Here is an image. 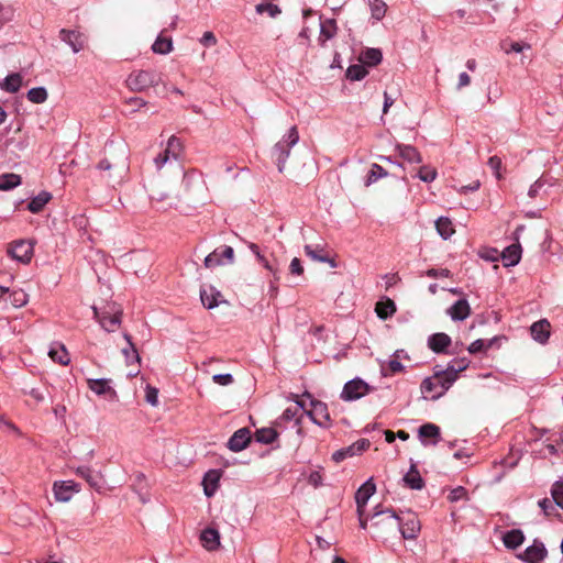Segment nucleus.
I'll return each mask as SVG.
<instances>
[{
	"label": "nucleus",
	"instance_id": "f257e3e1",
	"mask_svg": "<svg viewBox=\"0 0 563 563\" xmlns=\"http://www.w3.org/2000/svg\"><path fill=\"white\" fill-rule=\"evenodd\" d=\"M369 520L372 522L371 527L374 531V536L377 538L396 532L400 526V518L395 514V511L391 509H380L379 506L375 508Z\"/></svg>",
	"mask_w": 563,
	"mask_h": 563
},
{
	"label": "nucleus",
	"instance_id": "f03ea898",
	"mask_svg": "<svg viewBox=\"0 0 563 563\" xmlns=\"http://www.w3.org/2000/svg\"><path fill=\"white\" fill-rule=\"evenodd\" d=\"M93 316L108 332H113L121 323L122 309L115 302L107 303L101 310L92 307Z\"/></svg>",
	"mask_w": 563,
	"mask_h": 563
},
{
	"label": "nucleus",
	"instance_id": "7ed1b4c3",
	"mask_svg": "<svg viewBox=\"0 0 563 563\" xmlns=\"http://www.w3.org/2000/svg\"><path fill=\"white\" fill-rule=\"evenodd\" d=\"M158 82V76L152 70H136L129 75L126 85L131 90L142 91Z\"/></svg>",
	"mask_w": 563,
	"mask_h": 563
},
{
	"label": "nucleus",
	"instance_id": "20e7f679",
	"mask_svg": "<svg viewBox=\"0 0 563 563\" xmlns=\"http://www.w3.org/2000/svg\"><path fill=\"white\" fill-rule=\"evenodd\" d=\"M466 367L467 363L465 361H461L457 366L449 365L445 369L435 372L434 380L441 387L439 396L451 387V385L456 380L457 374Z\"/></svg>",
	"mask_w": 563,
	"mask_h": 563
},
{
	"label": "nucleus",
	"instance_id": "39448f33",
	"mask_svg": "<svg viewBox=\"0 0 563 563\" xmlns=\"http://www.w3.org/2000/svg\"><path fill=\"white\" fill-rule=\"evenodd\" d=\"M183 153V145L179 139L170 136L163 153L154 158L155 166L161 169L167 162L177 161Z\"/></svg>",
	"mask_w": 563,
	"mask_h": 563
},
{
	"label": "nucleus",
	"instance_id": "423d86ee",
	"mask_svg": "<svg viewBox=\"0 0 563 563\" xmlns=\"http://www.w3.org/2000/svg\"><path fill=\"white\" fill-rule=\"evenodd\" d=\"M311 408L305 409L306 415L318 426L329 428L331 426V418L327 404L312 399L310 401Z\"/></svg>",
	"mask_w": 563,
	"mask_h": 563
},
{
	"label": "nucleus",
	"instance_id": "0eeeda50",
	"mask_svg": "<svg viewBox=\"0 0 563 563\" xmlns=\"http://www.w3.org/2000/svg\"><path fill=\"white\" fill-rule=\"evenodd\" d=\"M369 390L371 387L367 383L360 378H355L344 385L341 398L346 401L357 400L367 395Z\"/></svg>",
	"mask_w": 563,
	"mask_h": 563
},
{
	"label": "nucleus",
	"instance_id": "6e6552de",
	"mask_svg": "<svg viewBox=\"0 0 563 563\" xmlns=\"http://www.w3.org/2000/svg\"><path fill=\"white\" fill-rule=\"evenodd\" d=\"M8 253L18 262L27 264L31 262L33 256V244L25 240L15 241L8 249Z\"/></svg>",
	"mask_w": 563,
	"mask_h": 563
},
{
	"label": "nucleus",
	"instance_id": "1a4fd4ad",
	"mask_svg": "<svg viewBox=\"0 0 563 563\" xmlns=\"http://www.w3.org/2000/svg\"><path fill=\"white\" fill-rule=\"evenodd\" d=\"M227 263H233L234 261V251L231 246H223L214 250L205 258V266L207 268H213Z\"/></svg>",
	"mask_w": 563,
	"mask_h": 563
},
{
	"label": "nucleus",
	"instance_id": "9d476101",
	"mask_svg": "<svg viewBox=\"0 0 563 563\" xmlns=\"http://www.w3.org/2000/svg\"><path fill=\"white\" fill-rule=\"evenodd\" d=\"M371 443L367 439H361L353 444L340 449L332 454V460L336 463L344 461L347 457L361 454L369 448Z\"/></svg>",
	"mask_w": 563,
	"mask_h": 563
},
{
	"label": "nucleus",
	"instance_id": "9b49d317",
	"mask_svg": "<svg viewBox=\"0 0 563 563\" xmlns=\"http://www.w3.org/2000/svg\"><path fill=\"white\" fill-rule=\"evenodd\" d=\"M59 38L70 46L74 53H79L84 49L87 37L78 30L62 29L59 31Z\"/></svg>",
	"mask_w": 563,
	"mask_h": 563
},
{
	"label": "nucleus",
	"instance_id": "f8f14e48",
	"mask_svg": "<svg viewBox=\"0 0 563 563\" xmlns=\"http://www.w3.org/2000/svg\"><path fill=\"white\" fill-rule=\"evenodd\" d=\"M548 554L544 544L534 540L533 543L528 547L522 553L518 554V559L527 563H540Z\"/></svg>",
	"mask_w": 563,
	"mask_h": 563
},
{
	"label": "nucleus",
	"instance_id": "ddd939ff",
	"mask_svg": "<svg viewBox=\"0 0 563 563\" xmlns=\"http://www.w3.org/2000/svg\"><path fill=\"white\" fill-rule=\"evenodd\" d=\"M420 529V521L415 514L408 512L407 517L400 518V526L398 530L405 539H415Z\"/></svg>",
	"mask_w": 563,
	"mask_h": 563
},
{
	"label": "nucleus",
	"instance_id": "4468645a",
	"mask_svg": "<svg viewBox=\"0 0 563 563\" xmlns=\"http://www.w3.org/2000/svg\"><path fill=\"white\" fill-rule=\"evenodd\" d=\"M78 490V485L71 481L55 482L53 485L55 499L60 503L69 501L71 499L73 493Z\"/></svg>",
	"mask_w": 563,
	"mask_h": 563
},
{
	"label": "nucleus",
	"instance_id": "2eb2a0df",
	"mask_svg": "<svg viewBox=\"0 0 563 563\" xmlns=\"http://www.w3.org/2000/svg\"><path fill=\"white\" fill-rule=\"evenodd\" d=\"M251 441V431L249 428L236 430L228 441V448L233 452L244 450Z\"/></svg>",
	"mask_w": 563,
	"mask_h": 563
},
{
	"label": "nucleus",
	"instance_id": "dca6fc26",
	"mask_svg": "<svg viewBox=\"0 0 563 563\" xmlns=\"http://www.w3.org/2000/svg\"><path fill=\"white\" fill-rule=\"evenodd\" d=\"M376 485L373 478H368L356 492L355 494V503L356 510H365L368 499L375 494Z\"/></svg>",
	"mask_w": 563,
	"mask_h": 563
},
{
	"label": "nucleus",
	"instance_id": "f3484780",
	"mask_svg": "<svg viewBox=\"0 0 563 563\" xmlns=\"http://www.w3.org/2000/svg\"><path fill=\"white\" fill-rule=\"evenodd\" d=\"M88 387L99 396H106L110 400L117 399V391L111 387L109 379H88Z\"/></svg>",
	"mask_w": 563,
	"mask_h": 563
},
{
	"label": "nucleus",
	"instance_id": "a211bd4d",
	"mask_svg": "<svg viewBox=\"0 0 563 563\" xmlns=\"http://www.w3.org/2000/svg\"><path fill=\"white\" fill-rule=\"evenodd\" d=\"M76 474L82 477L92 488L100 490L103 487V476L100 472L88 466H79Z\"/></svg>",
	"mask_w": 563,
	"mask_h": 563
},
{
	"label": "nucleus",
	"instance_id": "6ab92c4d",
	"mask_svg": "<svg viewBox=\"0 0 563 563\" xmlns=\"http://www.w3.org/2000/svg\"><path fill=\"white\" fill-rule=\"evenodd\" d=\"M200 298L207 309L217 307L222 301V294L212 286L201 289Z\"/></svg>",
	"mask_w": 563,
	"mask_h": 563
},
{
	"label": "nucleus",
	"instance_id": "aec40b11",
	"mask_svg": "<svg viewBox=\"0 0 563 563\" xmlns=\"http://www.w3.org/2000/svg\"><path fill=\"white\" fill-rule=\"evenodd\" d=\"M448 314L454 321H463L471 314V307L466 299L457 300L448 309Z\"/></svg>",
	"mask_w": 563,
	"mask_h": 563
},
{
	"label": "nucleus",
	"instance_id": "412c9836",
	"mask_svg": "<svg viewBox=\"0 0 563 563\" xmlns=\"http://www.w3.org/2000/svg\"><path fill=\"white\" fill-rule=\"evenodd\" d=\"M126 159H128L126 151H125V148H122L121 150V159L119 162L112 164L108 159H102L98 164V168L100 170H111L113 168L117 170L118 176L121 177L123 174L126 173V170L129 168Z\"/></svg>",
	"mask_w": 563,
	"mask_h": 563
},
{
	"label": "nucleus",
	"instance_id": "4be33fe9",
	"mask_svg": "<svg viewBox=\"0 0 563 563\" xmlns=\"http://www.w3.org/2000/svg\"><path fill=\"white\" fill-rule=\"evenodd\" d=\"M501 258L505 266H515L521 258V246L520 244H511L507 246L503 253Z\"/></svg>",
	"mask_w": 563,
	"mask_h": 563
},
{
	"label": "nucleus",
	"instance_id": "5701e85b",
	"mask_svg": "<svg viewBox=\"0 0 563 563\" xmlns=\"http://www.w3.org/2000/svg\"><path fill=\"white\" fill-rule=\"evenodd\" d=\"M530 331L536 341L545 343L550 336V323L547 320H540L531 325Z\"/></svg>",
	"mask_w": 563,
	"mask_h": 563
},
{
	"label": "nucleus",
	"instance_id": "b1692460",
	"mask_svg": "<svg viewBox=\"0 0 563 563\" xmlns=\"http://www.w3.org/2000/svg\"><path fill=\"white\" fill-rule=\"evenodd\" d=\"M525 541V534L520 529L507 531L503 537V542L507 549L515 550Z\"/></svg>",
	"mask_w": 563,
	"mask_h": 563
},
{
	"label": "nucleus",
	"instance_id": "393cba45",
	"mask_svg": "<svg viewBox=\"0 0 563 563\" xmlns=\"http://www.w3.org/2000/svg\"><path fill=\"white\" fill-rule=\"evenodd\" d=\"M220 482V473L218 471H209L203 477V490L206 496L211 497L214 495Z\"/></svg>",
	"mask_w": 563,
	"mask_h": 563
},
{
	"label": "nucleus",
	"instance_id": "a878e982",
	"mask_svg": "<svg viewBox=\"0 0 563 563\" xmlns=\"http://www.w3.org/2000/svg\"><path fill=\"white\" fill-rule=\"evenodd\" d=\"M200 539H201L202 545L209 551L216 550L220 544V534H219L218 530H216V529H211V528L205 529L201 532Z\"/></svg>",
	"mask_w": 563,
	"mask_h": 563
},
{
	"label": "nucleus",
	"instance_id": "bb28decb",
	"mask_svg": "<svg viewBox=\"0 0 563 563\" xmlns=\"http://www.w3.org/2000/svg\"><path fill=\"white\" fill-rule=\"evenodd\" d=\"M395 148L399 156L408 163H420L422 161L420 153L411 145L397 144Z\"/></svg>",
	"mask_w": 563,
	"mask_h": 563
},
{
	"label": "nucleus",
	"instance_id": "cd10ccee",
	"mask_svg": "<svg viewBox=\"0 0 563 563\" xmlns=\"http://www.w3.org/2000/svg\"><path fill=\"white\" fill-rule=\"evenodd\" d=\"M429 347L435 352H443L451 343V338L445 333H435L429 338Z\"/></svg>",
	"mask_w": 563,
	"mask_h": 563
},
{
	"label": "nucleus",
	"instance_id": "c85d7f7f",
	"mask_svg": "<svg viewBox=\"0 0 563 563\" xmlns=\"http://www.w3.org/2000/svg\"><path fill=\"white\" fill-rule=\"evenodd\" d=\"M22 76L19 73L8 75L0 84L2 90L9 93H15L22 86Z\"/></svg>",
	"mask_w": 563,
	"mask_h": 563
},
{
	"label": "nucleus",
	"instance_id": "c756f323",
	"mask_svg": "<svg viewBox=\"0 0 563 563\" xmlns=\"http://www.w3.org/2000/svg\"><path fill=\"white\" fill-rule=\"evenodd\" d=\"M404 482L411 489H421L424 486V482L415 465H411L410 470L405 474Z\"/></svg>",
	"mask_w": 563,
	"mask_h": 563
},
{
	"label": "nucleus",
	"instance_id": "7c9ffc66",
	"mask_svg": "<svg viewBox=\"0 0 563 563\" xmlns=\"http://www.w3.org/2000/svg\"><path fill=\"white\" fill-rule=\"evenodd\" d=\"M173 47L172 37L159 34L152 45V51L155 54L166 55L173 51Z\"/></svg>",
	"mask_w": 563,
	"mask_h": 563
},
{
	"label": "nucleus",
	"instance_id": "2f4dec72",
	"mask_svg": "<svg viewBox=\"0 0 563 563\" xmlns=\"http://www.w3.org/2000/svg\"><path fill=\"white\" fill-rule=\"evenodd\" d=\"M435 229L441 238L448 240L455 233L454 225L452 221L446 217H440L435 221Z\"/></svg>",
	"mask_w": 563,
	"mask_h": 563
},
{
	"label": "nucleus",
	"instance_id": "473e14b6",
	"mask_svg": "<svg viewBox=\"0 0 563 563\" xmlns=\"http://www.w3.org/2000/svg\"><path fill=\"white\" fill-rule=\"evenodd\" d=\"M375 311L382 320H386L396 312V305L391 299L378 301L375 306Z\"/></svg>",
	"mask_w": 563,
	"mask_h": 563
},
{
	"label": "nucleus",
	"instance_id": "72a5a7b5",
	"mask_svg": "<svg viewBox=\"0 0 563 563\" xmlns=\"http://www.w3.org/2000/svg\"><path fill=\"white\" fill-rule=\"evenodd\" d=\"M383 54L378 48H367L360 56V62L363 65L376 66L382 62Z\"/></svg>",
	"mask_w": 563,
	"mask_h": 563
},
{
	"label": "nucleus",
	"instance_id": "f704fd0d",
	"mask_svg": "<svg viewBox=\"0 0 563 563\" xmlns=\"http://www.w3.org/2000/svg\"><path fill=\"white\" fill-rule=\"evenodd\" d=\"M299 410H305V402L301 400H296V405L294 407H288L284 410L280 419L285 421L295 420L296 427L300 426V417H298Z\"/></svg>",
	"mask_w": 563,
	"mask_h": 563
},
{
	"label": "nucleus",
	"instance_id": "c9c22d12",
	"mask_svg": "<svg viewBox=\"0 0 563 563\" xmlns=\"http://www.w3.org/2000/svg\"><path fill=\"white\" fill-rule=\"evenodd\" d=\"M51 199L52 195L49 192L42 191L36 197L32 198V200L27 205V209L32 213H38Z\"/></svg>",
	"mask_w": 563,
	"mask_h": 563
},
{
	"label": "nucleus",
	"instance_id": "e433bc0d",
	"mask_svg": "<svg viewBox=\"0 0 563 563\" xmlns=\"http://www.w3.org/2000/svg\"><path fill=\"white\" fill-rule=\"evenodd\" d=\"M255 11L258 14L266 13L272 19L277 18L282 13V9L271 0H264L263 2L256 4Z\"/></svg>",
	"mask_w": 563,
	"mask_h": 563
},
{
	"label": "nucleus",
	"instance_id": "4c0bfd02",
	"mask_svg": "<svg viewBox=\"0 0 563 563\" xmlns=\"http://www.w3.org/2000/svg\"><path fill=\"white\" fill-rule=\"evenodd\" d=\"M126 340L128 345L122 349V354L125 356V361L128 364H139L140 363V356L137 353V350L135 349L134 344L131 341V336L129 334L123 335Z\"/></svg>",
	"mask_w": 563,
	"mask_h": 563
},
{
	"label": "nucleus",
	"instance_id": "58836bf2",
	"mask_svg": "<svg viewBox=\"0 0 563 563\" xmlns=\"http://www.w3.org/2000/svg\"><path fill=\"white\" fill-rule=\"evenodd\" d=\"M305 253L307 256H309L312 261L316 262H325L329 261V256L324 253V247L320 244L317 245H305Z\"/></svg>",
	"mask_w": 563,
	"mask_h": 563
},
{
	"label": "nucleus",
	"instance_id": "ea45409f",
	"mask_svg": "<svg viewBox=\"0 0 563 563\" xmlns=\"http://www.w3.org/2000/svg\"><path fill=\"white\" fill-rule=\"evenodd\" d=\"M48 356L56 363L67 365L69 363L68 352L64 345L52 346L48 351Z\"/></svg>",
	"mask_w": 563,
	"mask_h": 563
},
{
	"label": "nucleus",
	"instance_id": "a19ab883",
	"mask_svg": "<svg viewBox=\"0 0 563 563\" xmlns=\"http://www.w3.org/2000/svg\"><path fill=\"white\" fill-rule=\"evenodd\" d=\"M29 301V296L22 289L9 290L8 305L10 303L14 308H21Z\"/></svg>",
	"mask_w": 563,
	"mask_h": 563
},
{
	"label": "nucleus",
	"instance_id": "79ce46f5",
	"mask_svg": "<svg viewBox=\"0 0 563 563\" xmlns=\"http://www.w3.org/2000/svg\"><path fill=\"white\" fill-rule=\"evenodd\" d=\"M21 184L20 175L8 173L0 175V190H10Z\"/></svg>",
	"mask_w": 563,
	"mask_h": 563
},
{
	"label": "nucleus",
	"instance_id": "37998d69",
	"mask_svg": "<svg viewBox=\"0 0 563 563\" xmlns=\"http://www.w3.org/2000/svg\"><path fill=\"white\" fill-rule=\"evenodd\" d=\"M277 435V431L273 428H262L255 432L256 441L264 444L273 443L276 440Z\"/></svg>",
	"mask_w": 563,
	"mask_h": 563
},
{
	"label": "nucleus",
	"instance_id": "c03bdc74",
	"mask_svg": "<svg viewBox=\"0 0 563 563\" xmlns=\"http://www.w3.org/2000/svg\"><path fill=\"white\" fill-rule=\"evenodd\" d=\"M388 173L378 164H373L365 179V186H371L378 179L384 178Z\"/></svg>",
	"mask_w": 563,
	"mask_h": 563
},
{
	"label": "nucleus",
	"instance_id": "a18cd8bd",
	"mask_svg": "<svg viewBox=\"0 0 563 563\" xmlns=\"http://www.w3.org/2000/svg\"><path fill=\"white\" fill-rule=\"evenodd\" d=\"M48 93L44 87H35L27 91V99L33 103H44L47 100Z\"/></svg>",
	"mask_w": 563,
	"mask_h": 563
},
{
	"label": "nucleus",
	"instance_id": "49530a36",
	"mask_svg": "<svg viewBox=\"0 0 563 563\" xmlns=\"http://www.w3.org/2000/svg\"><path fill=\"white\" fill-rule=\"evenodd\" d=\"M289 150H290V147L285 148L282 143H277L274 146V156H276L277 166H278L279 172L284 170L286 159L289 156Z\"/></svg>",
	"mask_w": 563,
	"mask_h": 563
},
{
	"label": "nucleus",
	"instance_id": "de8ad7c7",
	"mask_svg": "<svg viewBox=\"0 0 563 563\" xmlns=\"http://www.w3.org/2000/svg\"><path fill=\"white\" fill-rule=\"evenodd\" d=\"M367 75V69L365 65L355 64L351 65L346 70V78L350 80H361Z\"/></svg>",
	"mask_w": 563,
	"mask_h": 563
},
{
	"label": "nucleus",
	"instance_id": "09e8293b",
	"mask_svg": "<svg viewBox=\"0 0 563 563\" xmlns=\"http://www.w3.org/2000/svg\"><path fill=\"white\" fill-rule=\"evenodd\" d=\"M335 31V22L333 20H328L321 23L320 38H322V41L325 42L334 36Z\"/></svg>",
	"mask_w": 563,
	"mask_h": 563
},
{
	"label": "nucleus",
	"instance_id": "8fccbe9b",
	"mask_svg": "<svg viewBox=\"0 0 563 563\" xmlns=\"http://www.w3.org/2000/svg\"><path fill=\"white\" fill-rule=\"evenodd\" d=\"M387 5L383 0H373L371 2L372 16L379 21L385 16Z\"/></svg>",
	"mask_w": 563,
	"mask_h": 563
},
{
	"label": "nucleus",
	"instance_id": "3c124183",
	"mask_svg": "<svg viewBox=\"0 0 563 563\" xmlns=\"http://www.w3.org/2000/svg\"><path fill=\"white\" fill-rule=\"evenodd\" d=\"M551 495L556 506L563 505V478L553 484Z\"/></svg>",
	"mask_w": 563,
	"mask_h": 563
},
{
	"label": "nucleus",
	"instance_id": "603ef678",
	"mask_svg": "<svg viewBox=\"0 0 563 563\" xmlns=\"http://www.w3.org/2000/svg\"><path fill=\"white\" fill-rule=\"evenodd\" d=\"M439 433V427L433 423H426L419 428V435L421 438H437Z\"/></svg>",
	"mask_w": 563,
	"mask_h": 563
},
{
	"label": "nucleus",
	"instance_id": "864d4df0",
	"mask_svg": "<svg viewBox=\"0 0 563 563\" xmlns=\"http://www.w3.org/2000/svg\"><path fill=\"white\" fill-rule=\"evenodd\" d=\"M418 177L420 180H422L424 183H431L437 177V170L429 166H422V167H420V169L418 172Z\"/></svg>",
	"mask_w": 563,
	"mask_h": 563
},
{
	"label": "nucleus",
	"instance_id": "5fc2aeb1",
	"mask_svg": "<svg viewBox=\"0 0 563 563\" xmlns=\"http://www.w3.org/2000/svg\"><path fill=\"white\" fill-rule=\"evenodd\" d=\"M145 400L151 406L156 407L158 405V389L147 385L145 388Z\"/></svg>",
	"mask_w": 563,
	"mask_h": 563
},
{
	"label": "nucleus",
	"instance_id": "6e6d98bb",
	"mask_svg": "<svg viewBox=\"0 0 563 563\" xmlns=\"http://www.w3.org/2000/svg\"><path fill=\"white\" fill-rule=\"evenodd\" d=\"M212 380L220 386H229L234 382L231 374H216L212 376Z\"/></svg>",
	"mask_w": 563,
	"mask_h": 563
},
{
	"label": "nucleus",
	"instance_id": "4d7b16f0",
	"mask_svg": "<svg viewBox=\"0 0 563 563\" xmlns=\"http://www.w3.org/2000/svg\"><path fill=\"white\" fill-rule=\"evenodd\" d=\"M466 494V489L462 486H459L450 492L448 498L450 501H457L464 499Z\"/></svg>",
	"mask_w": 563,
	"mask_h": 563
},
{
	"label": "nucleus",
	"instance_id": "13d9d810",
	"mask_svg": "<svg viewBox=\"0 0 563 563\" xmlns=\"http://www.w3.org/2000/svg\"><path fill=\"white\" fill-rule=\"evenodd\" d=\"M200 43L203 45V46H207V47H210V46H213L217 44V38L214 36V34L210 31H207L203 33V35L201 36L200 38Z\"/></svg>",
	"mask_w": 563,
	"mask_h": 563
},
{
	"label": "nucleus",
	"instance_id": "bf43d9fd",
	"mask_svg": "<svg viewBox=\"0 0 563 563\" xmlns=\"http://www.w3.org/2000/svg\"><path fill=\"white\" fill-rule=\"evenodd\" d=\"M488 165L496 173V177L498 179H500L501 175H500L499 170L501 168V159L498 156H492L488 159Z\"/></svg>",
	"mask_w": 563,
	"mask_h": 563
},
{
	"label": "nucleus",
	"instance_id": "052dcab7",
	"mask_svg": "<svg viewBox=\"0 0 563 563\" xmlns=\"http://www.w3.org/2000/svg\"><path fill=\"white\" fill-rule=\"evenodd\" d=\"M289 271L292 275H302L303 274V267L298 257H294L291 260L290 265H289Z\"/></svg>",
	"mask_w": 563,
	"mask_h": 563
},
{
	"label": "nucleus",
	"instance_id": "680f3d73",
	"mask_svg": "<svg viewBox=\"0 0 563 563\" xmlns=\"http://www.w3.org/2000/svg\"><path fill=\"white\" fill-rule=\"evenodd\" d=\"M308 483L313 487H319L322 484V475L319 471H313L308 476Z\"/></svg>",
	"mask_w": 563,
	"mask_h": 563
},
{
	"label": "nucleus",
	"instance_id": "e2e57ef3",
	"mask_svg": "<svg viewBox=\"0 0 563 563\" xmlns=\"http://www.w3.org/2000/svg\"><path fill=\"white\" fill-rule=\"evenodd\" d=\"M126 104L131 108L132 111H136L140 108L144 107L146 102L142 98L134 97L128 99Z\"/></svg>",
	"mask_w": 563,
	"mask_h": 563
},
{
	"label": "nucleus",
	"instance_id": "0e129e2a",
	"mask_svg": "<svg viewBox=\"0 0 563 563\" xmlns=\"http://www.w3.org/2000/svg\"><path fill=\"white\" fill-rule=\"evenodd\" d=\"M540 508L543 510L545 516H550L552 510H554V506L552 504V500L549 498H543L539 501Z\"/></svg>",
	"mask_w": 563,
	"mask_h": 563
},
{
	"label": "nucleus",
	"instance_id": "69168bd1",
	"mask_svg": "<svg viewBox=\"0 0 563 563\" xmlns=\"http://www.w3.org/2000/svg\"><path fill=\"white\" fill-rule=\"evenodd\" d=\"M470 84H471V76L467 73L463 71L459 75V81L456 85V89L461 90V89L470 86Z\"/></svg>",
	"mask_w": 563,
	"mask_h": 563
},
{
	"label": "nucleus",
	"instance_id": "338daca9",
	"mask_svg": "<svg viewBox=\"0 0 563 563\" xmlns=\"http://www.w3.org/2000/svg\"><path fill=\"white\" fill-rule=\"evenodd\" d=\"M288 147H292L299 141V134L296 126H292L287 134Z\"/></svg>",
	"mask_w": 563,
	"mask_h": 563
},
{
	"label": "nucleus",
	"instance_id": "774afa93",
	"mask_svg": "<svg viewBox=\"0 0 563 563\" xmlns=\"http://www.w3.org/2000/svg\"><path fill=\"white\" fill-rule=\"evenodd\" d=\"M484 349H485L484 341L478 339V340H475L474 342H472L467 350L470 353L475 354V353L482 352Z\"/></svg>",
	"mask_w": 563,
	"mask_h": 563
}]
</instances>
